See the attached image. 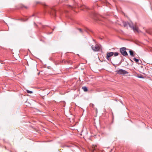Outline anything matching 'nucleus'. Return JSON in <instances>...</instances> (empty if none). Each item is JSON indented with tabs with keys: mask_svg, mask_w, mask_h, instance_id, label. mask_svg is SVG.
<instances>
[{
	"mask_svg": "<svg viewBox=\"0 0 152 152\" xmlns=\"http://www.w3.org/2000/svg\"><path fill=\"white\" fill-rule=\"evenodd\" d=\"M126 48L123 47L120 49V51L121 54L123 56H126L128 55V53L126 51Z\"/></svg>",
	"mask_w": 152,
	"mask_h": 152,
	"instance_id": "obj_1",
	"label": "nucleus"
},
{
	"mask_svg": "<svg viewBox=\"0 0 152 152\" xmlns=\"http://www.w3.org/2000/svg\"><path fill=\"white\" fill-rule=\"evenodd\" d=\"M118 74L119 75H125L128 74V72L125 70L122 69H120L116 71Z\"/></svg>",
	"mask_w": 152,
	"mask_h": 152,
	"instance_id": "obj_2",
	"label": "nucleus"
},
{
	"mask_svg": "<svg viewBox=\"0 0 152 152\" xmlns=\"http://www.w3.org/2000/svg\"><path fill=\"white\" fill-rule=\"evenodd\" d=\"M92 50L94 51H98L100 49L99 46L97 45H96L95 46L92 45L91 46Z\"/></svg>",
	"mask_w": 152,
	"mask_h": 152,
	"instance_id": "obj_3",
	"label": "nucleus"
},
{
	"mask_svg": "<svg viewBox=\"0 0 152 152\" xmlns=\"http://www.w3.org/2000/svg\"><path fill=\"white\" fill-rule=\"evenodd\" d=\"M113 52H110L107 53L106 58L108 61H111V58L110 57L113 56Z\"/></svg>",
	"mask_w": 152,
	"mask_h": 152,
	"instance_id": "obj_4",
	"label": "nucleus"
},
{
	"mask_svg": "<svg viewBox=\"0 0 152 152\" xmlns=\"http://www.w3.org/2000/svg\"><path fill=\"white\" fill-rule=\"evenodd\" d=\"M96 146V145H92V147L90 148V150L92 152H97V150L95 148V147Z\"/></svg>",
	"mask_w": 152,
	"mask_h": 152,
	"instance_id": "obj_5",
	"label": "nucleus"
},
{
	"mask_svg": "<svg viewBox=\"0 0 152 152\" xmlns=\"http://www.w3.org/2000/svg\"><path fill=\"white\" fill-rule=\"evenodd\" d=\"M132 29H133L134 31L135 32H137L138 33L139 32L138 28L136 27V26H135V27L134 26V27H133V28Z\"/></svg>",
	"mask_w": 152,
	"mask_h": 152,
	"instance_id": "obj_6",
	"label": "nucleus"
},
{
	"mask_svg": "<svg viewBox=\"0 0 152 152\" xmlns=\"http://www.w3.org/2000/svg\"><path fill=\"white\" fill-rule=\"evenodd\" d=\"M124 26V27H127L128 25V22H126L124 21L123 22Z\"/></svg>",
	"mask_w": 152,
	"mask_h": 152,
	"instance_id": "obj_7",
	"label": "nucleus"
},
{
	"mask_svg": "<svg viewBox=\"0 0 152 152\" xmlns=\"http://www.w3.org/2000/svg\"><path fill=\"white\" fill-rule=\"evenodd\" d=\"M130 55L132 57H134V52L132 50H130L129 51Z\"/></svg>",
	"mask_w": 152,
	"mask_h": 152,
	"instance_id": "obj_8",
	"label": "nucleus"
},
{
	"mask_svg": "<svg viewBox=\"0 0 152 152\" xmlns=\"http://www.w3.org/2000/svg\"><path fill=\"white\" fill-rule=\"evenodd\" d=\"M82 88L85 92H86L88 91V88L86 86H83Z\"/></svg>",
	"mask_w": 152,
	"mask_h": 152,
	"instance_id": "obj_9",
	"label": "nucleus"
},
{
	"mask_svg": "<svg viewBox=\"0 0 152 152\" xmlns=\"http://www.w3.org/2000/svg\"><path fill=\"white\" fill-rule=\"evenodd\" d=\"M129 26L132 28H133L134 27V26H133V24L132 22L128 23V24Z\"/></svg>",
	"mask_w": 152,
	"mask_h": 152,
	"instance_id": "obj_10",
	"label": "nucleus"
},
{
	"mask_svg": "<svg viewBox=\"0 0 152 152\" xmlns=\"http://www.w3.org/2000/svg\"><path fill=\"white\" fill-rule=\"evenodd\" d=\"M119 53L118 52H113V55L114 56H117L118 55Z\"/></svg>",
	"mask_w": 152,
	"mask_h": 152,
	"instance_id": "obj_11",
	"label": "nucleus"
},
{
	"mask_svg": "<svg viewBox=\"0 0 152 152\" xmlns=\"http://www.w3.org/2000/svg\"><path fill=\"white\" fill-rule=\"evenodd\" d=\"M53 13L52 12H51L50 13V15H53L54 16H56V14H55L56 11H55V10H53Z\"/></svg>",
	"mask_w": 152,
	"mask_h": 152,
	"instance_id": "obj_12",
	"label": "nucleus"
},
{
	"mask_svg": "<svg viewBox=\"0 0 152 152\" xmlns=\"http://www.w3.org/2000/svg\"><path fill=\"white\" fill-rule=\"evenodd\" d=\"M133 60L135 61V62H136V63H137L139 61V59H137L135 58H133Z\"/></svg>",
	"mask_w": 152,
	"mask_h": 152,
	"instance_id": "obj_13",
	"label": "nucleus"
},
{
	"mask_svg": "<svg viewBox=\"0 0 152 152\" xmlns=\"http://www.w3.org/2000/svg\"><path fill=\"white\" fill-rule=\"evenodd\" d=\"M26 91H27V92L28 93L32 94L33 93L32 91H29V90H26Z\"/></svg>",
	"mask_w": 152,
	"mask_h": 152,
	"instance_id": "obj_14",
	"label": "nucleus"
},
{
	"mask_svg": "<svg viewBox=\"0 0 152 152\" xmlns=\"http://www.w3.org/2000/svg\"><path fill=\"white\" fill-rule=\"evenodd\" d=\"M90 106L91 107H92L93 108V107H94V105L93 104L91 103V104H90Z\"/></svg>",
	"mask_w": 152,
	"mask_h": 152,
	"instance_id": "obj_15",
	"label": "nucleus"
},
{
	"mask_svg": "<svg viewBox=\"0 0 152 152\" xmlns=\"http://www.w3.org/2000/svg\"><path fill=\"white\" fill-rule=\"evenodd\" d=\"M82 7H83V8H86V9H87V8H87V7L86 6H82Z\"/></svg>",
	"mask_w": 152,
	"mask_h": 152,
	"instance_id": "obj_16",
	"label": "nucleus"
},
{
	"mask_svg": "<svg viewBox=\"0 0 152 152\" xmlns=\"http://www.w3.org/2000/svg\"><path fill=\"white\" fill-rule=\"evenodd\" d=\"M69 7H71V8H73L75 7H73L72 6H71V5H69Z\"/></svg>",
	"mask_w": 152,
	"mask_h": 152,
	"instance_id": "obj_17",
	"label": "nucleus"
},
{
	"mask_svg": "<svg viewBox=\"0 0 152 152\" xmlns=\"http://www.w3.org/2000/svg\"><path fill=\"white\" fill-rule=\"evenodd\" d=\"M79 31H80V32H82V29H80V28H79Z\"/></svg>",
	"mask_w": 152,
	"mask_h": 152,
	"instance_id": "obj_18",
	"label": "nucleus"
},
{
	"mask_svg": "<svg viewBox=\"0 0 152 152\" xmlns=\"http://www.w3.org/2000/svg\"><path fill=\"white\" fill-rule=\"evenodd\" d=\"M138 77L140 78H143V77L142 76H139Z\"/></svg>",
	"mask_w": 152,
	"mask_h": 152,
	"instance_id": "obj_19",
	"label": "nucleus"
},
{
	"mask_svg": "<svg viewBox=\"0 0 152 152\" xmlns=\"http://www.w3.org/2000/svg\"><path fill=\"white\" fill-rule=\"evenodd\" d=\"M21 20L23 21H24L26 20H24L23 19H21Z\"/></svg>",
	"mask_w": 152,
	"mask_h": 152,
	"instance_id": "obj_20",
	"label": "nucleus"
},
{
	"mask_svg": "<svg viewBox=\"0 0 152 152\" xmlns=\"http://www.w3.org/2000/svg\"><path fill=\"white\" fill-rule=\"evenodd\" d=\"M146 32H147V33H148L149 34H151V33H150L148 31H146Z\"/></svg>",
	"mask_w": 152,
	"mask_h": 152,
	"instance_id": "obj_21",
	"label": "nucleus"
},
{
	"mask_svg": "<svg viewBox=\"0 0 152 152\" xmlns=\"http://www.w3.org/2000/svg\"><path fill=\"white\" fill-rule=\"evenodd\" d=\"M34 24L36 25V26H37V25L35 23H34Z\"/></svg>",
	"mask_w": 152,
	"mask_h": 152,
	"instance_id": "obj_22",
	"label": "nucleus"
},
{
	"mask_svg": "<svg viewBox=\"0 0 152 152\" xmlns=\"http://www.w3.org/2000/svg\"><path fill=\"white\" fill-rule=\"evenodd\" d=\"M149 1L150 2V4H151L152 2H151V1Z\"/></svg>",
	"mask_w": 152,
	"mask_h": 152,
	"instance_id": "obj_23",
	"label": "nucleus"
},
{
	"mask_svg": "<svg viewBox=\"0 0 152 152\" xmlns=\"http://www.w3.org/2000/svg\"><path fill=\"white\" fill-rule=\"evenodd\" d=\"M81 10H83V8L81 9Z\"/></svg>",
	"mask_w": 152,
	"mask_h": 152,
	"instance_id": "obj_24",
	"label": "nucleus"
},
{
	"mask_svg": "<svg viewBox=\"0 0 152 152\" xmlns=\"http://www.w3.org/2000/svg\"><path fill=\"white\" fill-rule=\"evenodd\" d=\"M25 7L26 8H27V7Z\"/></svg>",
	"mask_w": 152,
	"mask_h": 152,
	"instance_id": "obj_25",
	"label": "nucleus"
}]
</instances>
